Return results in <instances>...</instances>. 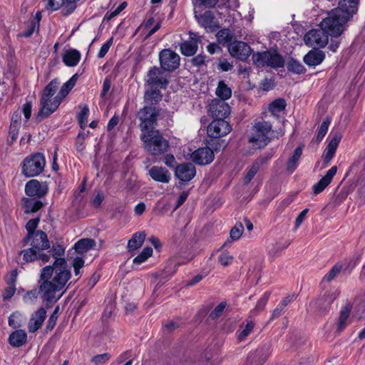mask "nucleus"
<instances>
[{"instance_id": "nucleus-1", "label": "nucleus", "mask_w": 365, "mask_h": 365, "mask_svg": "<svg viewBox=\"0 0 365 365\" xmlns=\"http://www.w3.org/2000/svg\"><path fill=\"white\" fill-rule=\"evenodd\" d=\"M340 10H332L319 24V29L309 31L304 36L307 46L324 48L328 43V37H338L343 32V25L348 21L340 16Z\"/></svg>"}, {"instance_id": "nucleus-2", "label": "nucleus", "mask_w": 365, "mask_h": 365, "mask_svg": "<svg viewBox=\"0 0 365 365\" xmlns=\"http://www.w3.org/2000/svg\"><path fill=\"white\" fill-rule=\"evenodd\" d=\"M71 275H41L39 292L45 302L56 298V293L61 291Z\"/></svg>"}, {"instance_id": "nucleus-3", "label": "nucleus", "mask_w": 365, "mask_h": 365, "mask_svg": "<svg viewBox=\"0 0 365 365\" xmlns=\"http://www.w3.org/2000/svg\"><path fill=\"white\" fill-rule=\"evenodd\" d=\"M58 84L59 81L57 78H54L44 88L41 98V108L36 115L38 121H41L43 119L48 117L58 108L61 103L58 95L53 100L51 99L56 91Z\"/></svg>"}, {"instance_id": "nucleus-4", "label": "nucleus", "mask_w": 365, "mask_h": 365, "mask_svg": "<svg viewBox=\"0 0 365 365\" xmlns=\"http://www.w3.org/2000/svg\"><path fill=\"white\" fill-rule=\"evenodd\" d=\"M145 150L155 156L165 154L170 148L169 141L158 130H150L141 135Z\"/></svg>"}, {"instance_id": "nucleus-5", "label": "nucleus", "mask_w": 365, "mask_h": 365, "mask_svg": "<svg viewBox=\"0 0 365 365\" xmlns=\"http://www.w3.org/2000/svg\"><path fill=\"white\" fill-rule=\"evenodd\" d=\"M253 63L257 67H271L273 68H282L284 65V60L282 55L276 51H265L252 54Z\"/></svg>"}, {"instance_id": "nucleus-6", "label": "nucleus", "mask_w": 365, "mask_h": 365, "mask_svg": "<svg viewBox=\"0 0 365 365\" xmlns=\"http://www.w3.org/2000/svg\"><path fill=\"white\" fill-rule=\"evenodd\" d=\"M45 165L46 160L43 155L36 153L24 158L21 163V172L27 178L35 177L43 171Z\"/></svg>"}, {"instance_id": "nucleus-7", "label": "nucleus", "mask_w": 365, "mask_h": 365, "mask_svg": "<svg viewBox=\"0 0 365 365\" xmlns=\"http://www.w3.org/2000/svg\"><path fill=\"white\" fill-rule=\"evenodd\" d=\"M271 132L272 125L269 122H258L253 127V133L249 138V142L254 143L259 148H264L271 141Z\"/></svg>"}, {"instance_id": "nucleus-8", "label": "nucleus", "mask_w": 365, "mask_h": 365, "mask_svg": "<svg viewBox=\"0 0 365 365\" xmlns=\"http://www.w3.org/2000/svg\"><path fill=\"white\" fill-rule=\"evenodd\" d=\"M160 110L159 108L150 106H145L140 109L137 113V117L140 121V129L146 131H149V129L154 130L153 128L156 125Z\"/></svg>"}, {"instance_id": "nucleus-9", "label": "nucleus", "mask_w": 365, "mask_h": 365, "mask_svg": "<svg viewBox=\"0 0 365 365\" xmlns=\"http://www.w3.org/2000/svg\"><path fill=\"white\" fill-rule=\"evenodd\" d=\"M159 61L163 71H173L179 68L180 57L173 50L165 48L160 52Z\"/></svg>"}, {"instance_id": "nucleus-10", "label": "nucleus", "mask_w": 365, "mask_h": 365, "mask_svg": "<svg viewBox=\"0 0 365 365\" xmlns=\"http://www.w3.org/2000/svg\"><path fill=\"white\" fill-rule=\"evenodd\" d=\"M145 81L151 88H166L168 84V81L163 76V70L157 66L148 71Z\"/></svg>"}, {"instance_id": "nucleus-11", "label": "nucleus", "mask_w": 365, "mask_h": 365, "mask_svg": "<svg viewBox=\"0 0 365 365\" xmlns=\"http://www.w3.org/2000/svg\"><path fill=\"white\" fill-rule=\"evenodd\" d=\"M232 130L229 123L225 119H215L207 127V134L212 138H219L226 135Z\"/></svg>"}, {"instance_id": "nucleus-12", "label": "nucleus", "mask_w": 365, "mask_h": 365, "mask_svg": "<svg viewBox=\"0 0 365 365\" xmlns=\"http://www.w3.org/2000/svg\"><path fill=\"white\" fill-rule=\"evenodd\" d=\"M48 190L46 182H40L36 179L30 180L25 185L26 195L36 198L44 197L47 194Z\"/></svg>"}, {"instance_id": "nucleus-13", "label": "nucleus", "mask_w": 365, "mask_h": 365, "mask_svg": "<svg viewBox=\"0 0 365 365\" xmlns=\"http://www.w3.org/2000/svg\"><path fill=\"white\" fill-rule=\"evenodd\" d=\"M228 51L232 57L240 61H246L251 54L250 46L243 41H235L228 45Z\"/></svg>"}, {"instance_id": "nucleus-14", "label": "nucleus", "mask_w": 365, "mask_h": 365, "mask_svg": "<svg viewBox=\"0 0 365 365\" xmlns=\"http://www.w3.org/2000/svg\"><path fill=\"white\" fill-rule=\"evenodd\" d=\"M209 111L215 119H225L230 114V107L225 101L215 98L210 103Z\"/></svg>"}, {"instance_id": "nucleus-15", "label": "nucleus", "mask_w": 365, "mask_h": 365, "mask_svg": "<svg viewBox=\"0 0 365 365\" xmlns=\"http://www.w3.org/2000/svg\"><path fill=\"white\" fill-rule=\"evenodd\" d=\"M196 175L195 166L192 163L178 164L175 169V176L182 182L187 183Z\"/></svg>"}, {"instance_id": "nucleus-16", "label": "nucleus", "mask_w": 365, "mask_h": 365, "mask_svg": "<svg viewBox=\"0 0 365 365\" xmlns=\"http://www.w3.org/2000/svg\"><path fill=\"white\" fill-rule=\"evenodd\" d=\"M215 158V155L209 147L200 148L190 154V159L199 165L210 164Z\"/></svg>"}, {"instance_id": "nucleus-17", "label": "nucleus", "mask_w": 365, "mask_h": 365, "mask_svg": "<svg viewBox=\"0 0 365 365\" xmlns=\"http://www.w3.org/2000/svg\"><path fill=\"white\" fill-rule=\"evenodd\" d=\"M359 0H340L339 6L334 10H340L339 14L349 21L353 14H356L358 10V4Z\"/></svg>"}, {"instance_id": "nucleus-18", "label": "nucleus", "mask_w": 365, "mask_h": 365, "mask_svg": "<svg viewBox=\"0 0 365 365\" xmlns=\"http://www.w3.org/2000/svg\"><path fill=\"white\" fill-rule=\"evenodd\" d=\"M31 246L36 250L41 252L50 248V242L46 232L41 230H37L29 237Z\"/></svg>"}, {"instance_id": "nucleus-19", "label": "nucleus", "mask_w": 365, "mask_h": 365, "mask_svg": "<svg viewBox=\"0 0 365 365\" xmlns=\"http://www.w3.org/2000/svg\"><path fill=\"white\" fill-rule=\"evenodd\" d=\"M46 311L43 307H40L31 316L28 324V329L30 333H34L38 330L46 319Z\"/></svg>"}, {"instance_id": "nucleus-20", "label": "nucleus", "mask_w": 365, "mask_h": 365, "mask_svg": "<svg viewBox=\"0 0 365 365\" xmlns=\"http://www.w3.org/2000/svg\"><path fill=\"white\" fill-rule=\"evenodd\" d=\"M341 137L342 135L339 133L334 134L326 147L323 154L324 164L325 166L328 165L333 158L338 145L341 140Z\"/></svg>"}, {"instance_id": "nucleus-21", "label": "nucleus", "mask_w": 365, "mask_h": 365, "mask_svg": "<svg viewBox=\"0 0 365 365\" xmlns=\"http://www.w3.org/2000/svg\"><path fill=\"white\" fill-rule=\"evenodd\" d=\"M339 294V290L335 289L316 300L314 302V306H316L319 311L322 312V313L327 312L332 302L336 299Z\"/></svg>"}, {"instance_id": "nucleus-22", "label": "nucleus", "mask_w": 365, "mask_h": 365, "mask_svg": "<svg viewBox=\"0 0 365 365\" xmlns=\"http://www.w3.org/2000/svg\"><path fill=\"white\" fill-rule=\"evenodd\" d=\"M337 172V167H331L318 182L313 185V192L315 195L321 193L331 182Z\"/></svg>"}, {"instance_id": "nucleus-23", "label": "nucleus", "mask_w": 365, "mask_h": 365, "mask_svg": "<svg viewBox=\"0 0 365 365\" xmlns=\"http://www.w3.org/2000/svg\"><path fill=\"white\" fill-rule=\"evenodd\" d=\"M325 58V53L324 51L318 49L313 48L310 50L304 56V62L309 66H316L322 63Z\"/></svg>"}, {"instance_id": "nucleus-24", "label": "nucleus", "mask_w": 365, "mask_h": 365, "mask_svg": "<svg viewBox=\"0 0 365 365\" xmlns=\"http://www.w3.org/2000/svg\"><path fill=\"white\" fill-rule=\"evenodd\" d=\"M351 304L347 302L341 309L336 322V332L341 333L349 325V316L351 310Z\"/></svg>"}, {"instance_id": "nucleus-25", "label": "nucleus", "mask_w": 365, "mask_h": 365, "mask_svg": "<svg viewBox=\"0 0 365 365\" xmlns=\"http://www.w3.org/2000/svg\"><path fill=\"white\" fill-rule=\"evenodd\" d=\"M195 18L199 24L205 29L210 28L214 30L219 28L215 17L211 11H206L199 16L195 15Z\"/></svg>"}, {"instance_id": "nucleus-26", "label": "nucleus", "mask_w": 365, "mask_h": 365, "mask_svg": "<svg viewBox=\"0 0 365 365\" xmlns=\"http://www.w3.org/2000/svg\"><path fill=\"white\" fill-rule=\"evenodd\" d=\"M151 178L157 182L168 183L170 180V173L163 167L153 166L149 170Z\"/></svg>"}, {"instance_id": "nucleus-27", "label": "nucleus", "mask_w": 365, "mask_h": 365, "mask_svg": "<svg viewBox=\"0 0 365 365\" xmlns=\"http://www.w3.org/2000/svg\"><path fill=\"white\" fill-rule=\"evenodd\" d=\"M163 98V94L157 88H151L146 90L144 94L145 106H155Z\"/></svg>"}, {"instance_id": "nucleus-28", "label": "nucleus", "mask_w": 365, "mask_h": 365, "mask_svg": "<svg viewBox=\"0 0 365 365\" xmlns=\"http://www.w3.org/2000/svg\"><path fill=\"white\" fill-rule=\"evenodd\" d=\"M146 236V232L144 230L134 233L128 242L127 248L128 251L132 252L141 247Z\"/></svg>"}, {"instance_id": "nucleus-29", "label": "nucleus", "mask_w": 365, "mask_h": 365, "mask_svg": "<svg viewBox=\"0 0 365 365\" xmlns=\"http://www.w3.org/2000/svg\"><path fill=\"white\" fill-rule=\"evenodd\" d=\"M27 334L23 329H16L11 333L9 337V343L14 347H20L26 344Z\"/></svg>"}, {"instance_id": "nucleus-30", "label": "nucleus", "mask_w": 365, "mask_h": 365, "mask_svg": "<svg viewBox=\"0 0 365 365\" xmlns=\"http://www.w3.org/2000/svg\"><path fill=\"white\" fill-rule=\"evenodd\" d=\"M96 245V242L93 239L83 238L78 240L75 243L73 249L76 253L83 255L88 252L89 250L93 249Z\"/></svg>"}, {"instance_id": "nucleus-31", "label": "nucleus", "mask_w": 365, "mask_h": 365, "mask_svg": "<svg viewBox=\"0 0 365 365\" xmlns=\"http://www.w3.org/2000/svg\"><path fill=\"white\" fill-rule=\"evenodd\" d=\"M81 58V53L76 49H71L65 52L63 56V62L70 67L76 66Z\"/></svg>"}, {"instance_id": "nucleus-32", "label": "nucleus", "mask_w": 365, "mask_h": 365, "mask_svg": "<svg viewBox=\"0 0 365 365\" xmlns=\"http://www.w3.org/2000/svg\"><path fill=\"white\" fill-rule=\"evenodd\" d=\"M302 149L303 146L301 145L296 148L292 155L288 160L287 163V170L289 173H292L297 168L299 160L302 155Z\"/></svg>"}, {"instance_id": "nucleus-33", "label": "nucleus", "mask_w": 365, "mask_h": 365, "mask_svg": "<svg viewBox=\"0 0 365 365\" xmlns=\"http://www.w3.org/2000/svg\"><path fill=\"white\" fill-rule=\"evenodd\" d=\"M22 201L25 213L36 212L43 206L41 201L31 198H24Z\"/></svg>"}, {"instance_id": "nucleus-34", "label": "nucleus", "mask_w": 365, "mask_h": 365, "mask_svg": "<svg viewBox=\"0 0 365 365\" xmlns=\"http://www.w3.org/2000/svg\"><path fill=\"white\" fill-rule=\"evenodd\" d=\"M215 93L217 97L220 98L219 100H222L225 101L229 99L232 96V90L231 88L225 83L224 81H220L218 82Z\"/></svg>"}, {"instance_id": "nucleus-35", "label": "nucleus", "mask_w": 365, "mask_h": 365, "mask_svg": "<svg viewBox=\"0 0 365 365\" xmlns=\"http://www.w3.org/2000/svg\"><path fill=\"white\" fill-rule=\"evenodd\" d=\"M39 221L40 218L36 217L29 220L28 222L26 223V229L27 230V235L22 240V245L24 247L27 245V244L29 242V237H31L32 235L36 233V232L37 231L36 230V229L38 227Z\"/></svg>"}, {"instance_id": "nucleus-36", "label": "nucleus", "mask_w": 365, "mask_h": 365, "mask_svg": "<svg viewBox=\"0 0 365 365\" xmlns=\"http://www.w3.org/2000/svg\"><path fill=\"white\" fill-rule=\"evenodd\" d=\"M197 44L196 42L184 41L180 43V51L185 56H192L197 51Z\"/></svg>"}, {"instance_id": "nucleus-37", "label": "nucleus", "mask_w": 365, "mask_h": 365, "mask_svg": "<svg viewBox=\"0 0 365 365\" xmlns=\"http://www.w3.org/2000/svg\"><path fill=\"white\" fill-rule=\"evenodd\" d=\"M78 78V75L76 73L61 86L58 92V96L61 100L64 98L69 93L76 85Z\"/></svg>"}, {"instance_id": "nucleus-38", "label": "nucleus", "mask_w": 365, "mask_h": 365, "mask_svg": "<svg viewBox=\"0 0 365 365\" xmlns=\"http://www.w3.org/2000/svg\"><path fill=\"white\" fill-rule=\"evenodd\" d=\"M243 231L244 226L242 223L237 222L235 225L230 230V237L231 238V240H227L222 246V248L231 244L232 241L237 240L238 239H240L243 233Z\"/></svg>"}, {"instance_id": "nucleus-39", "label": "nucleus", "mask_w": 365, "mask_h": 365, "mask_svg": "<svg viewBox=\"0 0 365 365\" xmlns=\"http://www.w3.org/2000/svg\"><path fill=\"white\" fill-rule=\"evenodd\" d=\"M286 106V101L284 98H279L275 99L269 105V110L274 115H277L279 113L285 110Z\"/></svg>"}, {"instance_id": "nucleus-40", "label": "nucleus", "mask_w": 365, "mask_h": 365, "mask_svg": "<svg viewBox=\"0 0 365 365\" xmlns=\"http://www.w3.org/2000/svg\"><path fill=\"white\" fill-rule=\"evenodd\" d=\"M216 38L219 43L225 45V43H231L233 35L229 29H223L217 33Z\"/></svg>"}, {"instance_id": "nucleus-41", "label": "nucleus", "mask_w": 365, "mask_h": 365, "mask_svg": "<svg viewBox=\"0 0 365 365\" xmlns=\"http://www.w3.org/2000/svg\"><path fill=\"white\" fill-rule=\"evenodd\" d=\"M287 70L296 74L304 73L306 71L304 66L299 61L293 58L288 61Z\"/></svg>"}, {"instance_id": "nucleus-42", "label": "nucleus", "mask_w": 365, "mask_h": 365, "mask_svg": "<svg viewBox=\"0 0 365 365\" xmlns=\"http://www.w3.org/2000/svg\"><path fill=\"white\" fill-rule=\"evenodd\" d=\"M153 255V248L150 247H145L140 253L136 256L133 262L134 264H140Z\"/></svg>"}, {"instance_id": "nucleus-43", "label": "nucleus", "mask_w": 365, "mask_h": 365, "mask_svg": "<svg viewBox=\"0 0 365 365\" xmlns=\"http://www.w3.org/2000/svg\"><path fill=\"white\" fill-rule=\"evenodd\" d=\"M38 250L31 246L30 248L22 250L21 254H23V258L26 262H30L38 259Z\"/></svg>"}, {"instance_id": "nucleus-44", "label": "nucleus", "mask_w": 365, "mask_h": 365, "mask_svg": "<svg viewBox=\"0 0 365 365\" xmlns=\"http://www.w3.org/2000/svg\"><path fill=\"white\" fill-rule=\"evenodd\" d=\"M53 266L56 269V274H71L70 271L65 270L66 262L63 258L56 257Z\"/></svg>"}, {"instance_id": "nucleus-45", "label": "nucleus", "mask_w": 365, "mask_h": 365, "mask_svg": "<svg viewBox=\"0 0 365 365\" xmlns=\"http://www.w3.org/2000/svg\"><path fill=\"white\" fill-rule=\"evenodd\" d=\"M8 323L9 327L17 329L21 326V314L18 312L12 313L9 317Z\"/></svg>"}, {"instance_id": "nucleus-46", "label": "nucleus", "mask_w": 365, "mask_h": 365, "mask_svg": "<svg viewBox=\"0 0 365 365\" xmlns=\"http://www.w3.org/2000/svg\"><path fill=\"white\" fill-rule=\"evenodd\" d=\"M88 113V107L87 106H84L78 115V123L82 129H84L87 125Z\"/></svg>"}, {"instance_id": "nucleus-47", "label": "nucleus", "mask_w": 365, "mask_h": 365, "mask_svg": "<svg viewBox=\"0 0 365 365\" xmlns=\"http://www.w3.org/2000/svg\"><path fill=\"white\" fill-rule=\"evenodd\" d=\"M254 326L255 324L252 321L248 322L242 330L238 334L237 339L240 341H243L252 331Z\"/></svg>"}, {"instance_id": "nucleus-48", "label": "nucleus", "mask_w": 365, "mask_h": 365, "mask_svg": "<svg viewBox=\"0 0 365 365\" xmlns=\"http://www.w3.org/2000/svg\"><path fill=\"white\" fill-rule=\"evenodd\" d=\"M110 359V354L104 353L98 354L91 358V362L95 365H103L106 364Z\"/></svg>"}, {"instance_id": "nucleus-49", "label": "nucleus", "mask_w": 365, "mask_h": 365, "mask_svg": "<svg viewBox=\"0 0 365 365\" xmlns=\"http://www.w3.org/2000/svg\"><path fill=\"white\" fill-rule=\"evenodd\" d=\"M269 297L270 292H264L260 299L257 301V304L252 312H260L263 310L267 303Z\"/></svg>"}, {"instance_id": "nucleus-50", "label": "nucleus", "mask_w": 365, "mask_h": 365, "mask_svg": "<svg viewBox=\"0 0 365 365\" xmlns=\"http://www.w3.org/2000/svg\"><path fill=\"white\" fill-rule=\"evenodd\" d=\"M330 124V120L329 118H326L324 120V121L322 123L318 133L317 136V141L320 142L324 137L325 136L326 133H327L329 125Z\"/></svg>"}, {"instance_id": "nucleus-51", "label": "nucleus", "mask_w": 365, "mask_h": 365, "mask_svg": "<svg viewBox=\"0 0 365 365\" xmlns=\"http://www.w3.org/2000/svg\"><path fill=\"white\" fill-rule=\"evenodd\" d=\"M192 1L195 6H204L209 9H213L219 2V0H192Z\"/></svg>"}, {"instance_id": "nucleus-52", "label": "nucleus", "mask_w": 365, "mask_h": 365, "mask_svg": "<svg viewBox=\"0 0 365 365\" xmlns=\"http://www.w3.org/2000/svg\"><path fill=\"white\" fill-rule=\"evenodd\" d=\"M354 315L359 319L365 317V301L355 304Z\"/></svg>"}, {"instance_id": "nucleus-53", "label": "nucleus", "mask_w": 365, "mask_h": 365, "mask_svg": "<svg viewBox=\"0 0 365 365\" xmlns=\"http://www.w3.org/2000/svg\"><path fill=\"white\" fill-rule=\"evenodd\" d=\"M227 306V303L225 302H222L220 303L213 311L211 312L210 314V317L212 319H215L218 318L220 316L222 315V312H224L225 307Z\"/></svg>"}, {"instance_id": "nucleus-54", "label": "nucleus", "mask_w": 365, "mask_h": 365, "mask_svg": "<svg viewBox=\"0 0 365 365\" xmlns=\"http://www.w3.org/2000/svg\"><path fill=\"white\" fill-rule=\"evenodd\" d=\"M259 169L258 168L257 164H252L251 168L249 169L248 172L247 173L244 182L245 184H248L251 182V180L253 179L255 175L257 173L258 170Z\"/></svg>"}, {"instance_id": "nucleus-55", "label": "nucleus", "mask_w": 365, "mask_h": 365, "mask_svg": "<svg viewBox=\"0 0 365 365\" xmlns=\"http://www.w3.org/2000/svg\"><path fill=\"white\" fill-rule=\"evenodd\" d=\"M272 156L273 153L272 151L266 153L263 155L258 158L253 164H257L258 168L259 169L261 167L265 165Z\"/></svg>"}, {"instance_id": "nucleus-56", "label": "nucleus", "mask_w": 365, "mask_h": 365, "mask_svg": "<svg viewBox=\"0 0 365 365\" xmlns=\"http://www.w3.org/2000/svg\"><path fill=\"white\" fill-rule=\"evenodd\" d=\"M39 26H38V22H34L31 21L26 29L20 36L23 37H30L36 29L38 30Z\"/></svg>"}, {"instance_id": "nucleus-57", "label": "nucleus", "mask_w": 365, "mask_h": 365, "mask_svg": "<svg viewBox=\"0 0 365 365\" xmlns=\"http://www.w3.org/2000/svg\"><path fill=\"white\" fill-rule=\"evenodd\" d=\"M59 308L56 307L48 320L47 329H52L56 324Z\"/></svg>"}, {"instance_id": "nucleus-58", "label": "nucleus", "mask_w": 365, "mask_h": 365, "mask_svg": "<svg viewBox=\"0 0 365 365\" xmlns=\"http://www.w3.org/2000/svg\"><path fill=\"white\" fill-rule=\"evenodd\" d=\"M85 262L81 257H76L73 259L72 265L74 269L75 274H79L80 269L84 266Z\"/></svg>"}, {"instance_id": "nucleus-59", "label": "nucleus", "mask_w": 365, "mask_h": 365, "mask_svg": "<svg viewBox=\"0 0 365 365\" xmlns=\"http://www.w3.org/2000/svg\"><path fill=\"white\" fill-rule=\"evenodd\" d=\"M113 43V38H110L108 41L104 43L98 53V57L101 58H103L106 53H108L109 48H110Z\"/></svg>"}, {"instance_id": "nucleus-60", "label": "nucleus", "mask_w": 365, "mask_h": 365, "mask_svg": "<svg viewBox=\"0 0 365 365\" xmlns=\"http://www.w3.org/2000/svg\"><path fill=\"white\" fill-rule=\"evenodd\" d=\"M51 252L52 255L54 258L59 257L64 255L65 248L61 245L55 244L52 246Z\"/></svg>"}, {"instance_id": "nucleus-61", "label": "nucleus", "mask_w": 365, "mask_h": 365, "mask_svg": "<svg viewBox=\"0 0 365 365\" xmlns=\"http://www.w3.org/2000/svg\"><path fill=\"white\" fill-rule=\"evenodd\" d=\"M182 265L181 263L176 262L174 259H171L168 262L166 272L170 274H173L179 271L178 267Z\"/></svg>"}, {"instance_id": "nucleus-62", "label": "nucleus", "mask_w": 365, "mask_h": 365, "mask_svg": "<svg viewBox=\"0 0 365 365\" xmlns=\"http://www.w3.org/2000/svg\"><path fill=\"white\" fill-rule=\"evenodd\" d=\"M40 294L39 291L31 290L28 292L24 297V300L26 303H32L38 297V294Z\"/></svg>"}, {"instance_id": "nucleus-63", "label": "nucleus", "mask_w": 365, "mask_h": 365, "mask_svg": "<svg viewBox=\"0 0 365 365\" xmlns=\"http://www.w3.org/2000/svg\"><path fill=\"white\" fill-rule=\"evenodd\" d=\"M32 104L31 101H26L22 106V113L24 115L26 121H27L31 115Z\"/></svg>"}, {"instance_id": "nucleus-64", "label": "nucleus", "mask_w": 365, "mask_h": 365, "mask_svg": "<svg viewBox=\"0 0 365 365\" xmlns=\"http://www.w3.org/2000/svg\"><path fill=\"white\" fill-rule=\"evenodd\" d=\"M232 260L233 257L227 253H222L218 258L219 262L224 267L229 265Z\"/></svg>"}]
</instances>
